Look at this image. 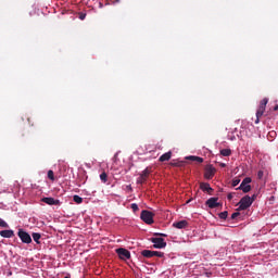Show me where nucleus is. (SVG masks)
I'll use <instances>...</instances> for the list:
<instances>
[{"mask_svg": "<svg viewBox=\"0 0 278 278\" xmlns=\"http://www.w3.org/2000/svg\"><path fill=\"white\" fill-rule=\"evenodd\" d=\"M118 155V153H116L115 155H114V157H116Z\"/></svg>", "mask_w": 278, "mask_h": 278, "instance_id": "nucleus-40", "label": "nucleus"}, {"mask_svg": "<svg viewBox=\"0 0 278 278\" xmlns=\"http://www.w3.org/2000/svg\"><path fill=\"white\" fill-rule=\"evenodd\" d=\"M205 205H207V207H210V210H214V208L218 207V205H220V203H218V198H210L208 200H206Z\"/></svg>", "mask_w": 278, "mask_h": 278, "instance_id": "nucleus-8", "label": "nucleus"}, {"mask_svg": "<svg viewBox=\"0 0 278 278\" xmlns=\"http://www.w3.org/2000/svg\"><path fill=\"white\" fill-rule=\"evenodd\" d=\"M222 166H225V164H222Z\"/></svg>", "mask_w": 278, "mask_h": 278, "instance_id": "nucleus-41", "label": "nucleus"}, {"mask_svg": "<svg viewBox=\"0 0 278 278\" xmlns=\"http://www.w3.org/2000/svg\"><path fill=\"white\" fill-rule=\"evenodd\" d=\"M173 227H175L176 229H186V227H188V220L182 219L179 222H175L173 224Z\"/></svg>", "mask_w": 278, "mask_h": 278, "instance_id": "nucleus-12", "label": "nucleus"}, {"mask_svg": "<svg viewBox=\"0 0 278 278\" xmlns=\"http://www.w3.org/2000/svg\"><path fill=\"white\" fill-rule=\"evenodd\" d=\"M266 105H268V98H264L260 105H258V109L256 111V116L260 117V116H264V112L266 111Z\"/></svg>", "mask_w": 278, "mask_h": 278, "instance_id": "nucleus-6", "label": "nucleus"}, {"mask_svg": "<svg viewBox=\"0 0 278 278\" xmlns=\"http://www.w3.org/2000/svg\"><path fill=\"white\" fill-rule=\"evenodd\" d=\"M239 184H240V179L235 178V179H232L231 186H232V188H236V186H238Z\"/></svg>", "mask_w": 278, "mask_h": 278, "instance_id": "nucleus-28", "label": "nucleus"}, {"mask_svg": "<svg viewBox=\"0 0 278 278\" xmlns=\"http://www.w3.org/2000/svg\"><path fill=\"white\" fill-rule=\"evenodd\" d=\"M227 216H229V213L227 211H224V212H220L218 214V217L222 219V220H227Z\"/></svg>", "mask_w": 278, "mask_h": 278, "instance_id": "nucleus-22", "label": "nucleus"}, {"mask_svg": "<svg viewBox=\"0 0 278 278\" xmlns=\"http://www.w3.org/2000/svg\"><path fill=\"white\" fill-rule=\"evenodd\" d=\"M153 216H155V214L147 210L141 211V214H140V218L143 223H146V225H153L154 223Z\"/></svg>", "mask_w": 278, "mask_h": 278, "instance_id": "nucleus-2", "label": "nucleus"}, {"mask_svg": "<svg viewBox=\"0 0 278 278\" xmlns=\"http://www.w3.org/2000/svg\"><path fill=\"white\" fill-rule=\"evenodd\" d=\"M73 201L74 203H77V205H80V203H84V198L76 194L73 197Z\"/></svg>", "mask_w": 278, "mask_h": 278, "instance_id": "nucleus-21", "label": "nucleus"}, {"mask_svg": "<svg viewBox=\"0 0 278 278\" xmlns=\"http://www.w3.org/2000/svg\"><path fill=\"white\" fill-rule=\"evenodd\" d=\"M166 244H153L154 249H164Z\"/></svg>", "mask_w": 278, "mask_h": 278, "instance_id": "nucleus-33", "label": "nucleus"}, {"mask_svg": "<svg viewBox=\"0 0 278 278\" xmlns=\"http://www.w3.org/2000/svg\"><path fill=\"white\" fill-rule=\"evenodd\" d=\"M238 216H240V212H235L231 214V220H236V218H238Z\"/></svg>", "mask_w": 278, "mask_h": 278, "instance_id": "nucleus-31", "label": "nucleus"}, {"mask_svg": "<svg viewBox=\"0 0 278 278\" xmlns=\"http://www.w3.org/2000/svg\"><path fill=\"white\" fill-rule=\"evenodd\" d=\"M130 207H131L132 212H135V213L140 210V207H138V204H136V203L130 204Z\"/></svg>", "mask_w": 278, "mask_h": 278, "instance_id": "nucleus-29", "label": "nucleus"}, {"mask_svg": "<svg viewBox=\"0 0 278 278\" xmlns=\"http://www.w3.org/2000/svg\"><path fill=\"white\" fill-rule=\"evenodd\" d=\"M200 188L203 190V192H207V194H212V192H214V189L210 186L208 182H201Z\"/></svg>", "mask_w": 278, "mask_h": 278, "instance_id": "nucleus-11", "label": "nucleus"}, {"mask_svg": "<svg viewBox=\"0 0 278 278\" xmlns=\"http://www.w3.org/2000/svg\"><path fill=\"white\" fill-rule=\"evenodd\" d=\"M220 155H223L224 157H229V155H231V150L223 149V150H220Z\"/></svg>", "mask_w": 278, "mask_h": 278, "instance_id": "nucleus-20", "label": "nucleus"}, {"mask_svg": "<svg viewBox=\"0 0 278 278\" xmlns=\"http://www.w3.org/2000/svg\"><path fill=\"white\" fill-rule=\"evenodd\" d=\"M147 177H149V169L146 168L141 174L140 177L137 179V184H144V181H147Z\"/></svg>", "mask_w": 278, "mask_h": 278, "instance_id": "nucleus-10", "label": "nucleus"}, {"mask_svg": "<svg viewBox=\"0 0 278 278\" xmlns=\"http://www.w3.org/2000/svg\"><path fill=\"white\" fill-rule=\"evenodd\" d=\"M253 205V199H251V195H244L243 198H241V200L239 201V207H238V212H242L244 210H249V207Z\"/></svg>", "mask_w": 278, "mask_h": 278, "instance_id": "nucleus-1", "label": "nucleus"}, {"mask_svg": "<svg viewBox=\"0 0 278 278\" xmlns=\"http://www.w3.org/2000/svg\"><path fill=\"white\" fill-rule=\"evenodd\" d=\"M48 179H50V181H55V176L51 169L48 170Z\"/></svg>", "mask_w": 278, "mask_h": 278, "instance_id": "nucleus-26", "label": "nucleus"}, {"mask_svg": "<svg viewBox=\"0 0 278 278\" xmlns=\"http://www.w3.org/2000/svg\"><path fill=\"white\" fill-rule=\"evenodd\" d=\"M186 160H190L191 162H198L199 164H203V157L189 155L186 156Z\"/></svg>", "mask_w": 278, "mask_h": 278, "instance_id": "nucleus-15", "label": "nucleus"}, {"mask_svg": "<svg viewBox=\"0 0 278 278\" xmlns=\"http://www.w3.org/2000/svg\"><path fill=\"white\" fill-rule=\"evenodd\" d=\"M42 203H46L47 205H60V200L54 199L52 197L42 198Z\"/></svg>", "mask_w": 278, "mask_h": 278, "instance_id": "nucleus-9", "label": "nucleus"}, {"mask_svg": "<svg viewBox=\"0 0 278 278\" xmlns=\"http://www.w3.org/2000/svg\"><path fill=\"white\" fill-rule=\"evenodd\" d=\"M100 180L102 184H108V174L105 172L100 174Z\"/></svg>", "mask_w": 278, "mask_h": 278, "instance_id": "nucleus-23", "label": "nucleus"}, {"mask_svg": "<svg viewBox=\"0 0 278 278\" xmlns=\"http://www.w3.org/2000/svg\"><path fill=\"white\" fill-rule=\"evenodd\" d=\"M155 237L150 238V242H152V244H166V242L164 241V238L160 237V236H166L164 233H154Z\"/></svg>", "mask_w": 278, "mask_h": 278, "instance_id": "nucleus-7", "label": "nucleus"}, {"mask_svg": "<svg viewBox=\"0 0 278 278\" xmlns=\"http://www.w3.org/2000/svg\"><path fill=\"white\" fill-rule=\"evenodd\" d=\"M78 18H79L80 21H85V20H86V13H79Z\"/></svg>", "mask_w": 278, "mask_h": 278, "instance_id": "nucleus-34", "label": "nucleus"}, {"mask_svg": "<svg viewBox=\"0 0 278 278\" xmlns=\"http://www.w3.org/2000/svg\"><path fill=\"white\" fill-rule=\"evenodd\" d=\"M257 179H264V170L257 172Z\"/></svg>", "mask_w": 278, "mask_h": 278, "instance_id": "nucleus-32", "label": "nucleus"}, {"mask_svg": "<svg viewBox=\"0 0 278 278\" xmlns=\"http://www.w3.org/2000/svg\"><path fill=\"white\" fill-rule=\"evenodd\" d=\"M119 260H131V252L125 248H119L115 250Z\"/></svg>", "mask_w": 278, "mask_h": 278, "instance_id": "nucleus-4", "label": "nucleus"}, {"mask_svg": "<svg viewBox=\"0 0 278 278\" xmlns=\"http://www.w3.org/2000/svg\"><path fill=\"white\" fill-rule=\"evenodd\" d=\"M227 199L228 201H231V199H233V193H228Z\"/></svg>", "mask_w": 278, "mask_h": 278, "instance_id": "nucleus-35", "label": "nucleus"}, {"mask_svg": "<svg viewBox=\"0 0 278 278\" xmlns=\"http://www.w3.org/2000/svg\"><path fill=\"white\" fill-rule=\"evenodd\" d=\"M251 181H253V179H251V177H245V178L241 181V184L250 186Z\"/></svg>", "mask_w": 278, "mask_h": 278, "instance_id": "nucleus-27", "label": "nucleus"}, {"mask_svg": "<svg viewBox=\"0 0 278 278\" xmlns=\"http://www.w3.org/2000/svg\"><path fill=\"white\" fill-rule=\"evenodd\" d=\"M141 255L149 260V258L153 257V251H151V250H143V251H141Z\"/></svg>", "mask_w": 278, "mask_h": 278, "instance_id": "nucleus-18", "label": "nucleus"}, {"mask_svg": "<svg viewBox=\"0 0 278 278\" xmlns=\"http://www.w3.org/2000/svg\"><path fill=\"white\" fill-rule=\"evenodd\" d=\"M172 155H173L172 152H166V153L162 154L159 160H160V162H168V160H170Z\"/></svg>", "mask_w": 278, "mask_h": 278, "instance_id": "nucleus-16", "label": "nucleus"}, {"mask_svg": "<svg viewBox=\"0 0 278 278\" xmlns=\"http://www.w3.org/2000/svg\"><path fill=\"white\" fill-rule=\"evenodd\" d=\"M214 175H216V167L213 165H207L204 169V178L205 179H214Z\"/></svg>", "mask_w": 278, "mask_h": 278, "instance_id": "nucleus-5", "label": "nucleus"}, {"mask_svg": "<svg viewBox=\"0 0 278 278\" xmlns=\"http://www.w3.org/2000/svg\"><path fill=\"white\" fill-rule=\"evenodd\" d=\"M0 227H2L3 229H10V225H8L7 222L3 220V218H0Z\"/></svg>", "mask_w": 278, "mask_h": 278, "instance_id": "nucleus-25", "label": "nucleus"}, {"mask_svg": "<svg viewBox=\"0 0 278 278\" xmlns=\"http://www.w3.org/2000/svg\"><path fill=\"white\" fill-rule=\"evenodd\" d=\"M124 190H126V192H134V188L131 187V185H126Z\"/></svg>", "mask_w": 278, "mask_h": 278, "instance_id": "nucleus-30", "label": "nucleus"}, {"mask_svg": "<svg viewBox=\"0 0 278 278\" xmlns=\"http://www.w3.org/2000/svg\"><path fill=\"white\" fill-rule=\"evenodd\" d=\"M0 236L1 238H12L14 236V230H1Z\"/></svg>", "mask_w": 278, "mask_h": 278, "instance_id": "nucleus-14", "label": "nucleus"}, {"mask_svg": "<svg viewBox=\"0 0 278 278\" xmlns=\"http://www.w3.org/2000/svg\"><path fill=\"white\" fill-rule=\"evenodd\" d=\"M275 138H277V131H275V130L269 131L267 135V139L269 140V142H273V140H275Z\"/></svg>", "mask_w": 278, "mask_h": 278, "instance_id": "nucleus-19", "label": "nucleus"}, {"mask_svg": "<svg viewBox=\"0 0 278 278\" xmlns=\"http://www.w3.org/2000/svg\"><path fill=\"white\" fill-rule=\"evenodd\" d=\"M250 199H252V203H254V201L257 199V194H253L252 197H250Z\"/></svg>", "mask_w": 278, "mask_h": 278, "instance_id": "nucleus-36", "label": "nucleus"}, {"mask_svg": "<svg viewBox=\"0 0 278 278\" xmlns=\"http://www.w3.org/2000/svg\"><path fill=\"white\" fill-rule=\"evenodd\" d=\"M274 111H275V112L278 111V104L274 108Z\"/></svg>", "mask_w": 278, "mask_h": 278, "instance_id": "nucleus-38", "label": "nucleus"}, {"mask_svg": "<svg viewBox=\"0 0 278 278\" xmlns=\"http://www.w3.org/2000/svg\"><path fill=\"white\" fill-rule=\"evenodd\" d=\"M17 236L24 244H31V235H29L25 229L20 228Z\"/></svg>", "mask_w": 278, "mask_h": 278, "instance_id": "nucleus-3", "label": "nucleus"}, {"mask_svg": "<svg viewBox=\"0 0 278 278\" xmlns=\"http://www.w3.org/2000/svg\"><path fill=\"white\" fill-rule=\"evenodd\" d=\"M260 117H261V116H258V117L256 116V121H255V124H256V125H257V123H260Z\"/></svg>", "mask_w": 278, "mask_h": 278, "instance_id": "nucleus-37", "label": "nucleus"}, {"mask_svg": "<svg viewBox=\"0 0 278 278\" xmlns=\"http://www.w3.org/2000/svg\"><path fill=\"white\" fill-rule=\"evenodd\" d=\"M230 140H236V136L230 137Z\"/></svg>", "mask_w": 278, "mask_h": 278, "instance_id": "nucleus-39", "label": "nucleus"}, {"mask_svg": "<svg viewBox=\"0 0 278 278\" xmlns=\"http://www.w3.org/2000/svg\"><path fill=\"white\" fill-rule=\"evenodd\" d=\"M152 257H164V253L160 251H152Z\"/></svg>", "mask_w": 278, "mask_h": 278, "instance_id": "nucleus-24", "label": "nucleus"}, {"mask_svg": "<svg viewBox=\"0 0 278 278\" xmlns=\"http://www.w3.org/2000/svg\"><path fill=\"white\" fill-rule=\"evenodd\" d=\"M31 237L36 244H40V238H42V235H40V232H33Z\"/></svg>", "mask_w": 278, "mask_h": 278, "instance_id": "nucleus-17", "label": "nucleus"}, {"mask_svg": "<svg viewBox=\"0 0 278 278\" xmlns=\"http://www.w3.org/2000/svg\"><path fill=\"white\" fill-rule=\"evenodd\" d=\"M236 190H242L244 194H248V192H251V185H244L241 182L240 186L236 188Z\"/></svg>", "mask_w": 278, "mask_h": 278, "instance_id": "nucleus-13", "label": "nucleus"}]
</instances>
